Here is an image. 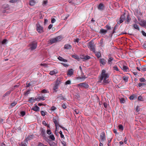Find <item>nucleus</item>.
Instances as JSON below:
<instances>
[{
  "instance_id": "obj_1",
  "label": "nucleus",
  "mask_w": 146,
  "mask_h": 146,
  "mask_svg": "<svg viewBox=\"0 0 146 146\" xmlns=\"http://www.w3.org/2000/svg\"><path fill=\"white\" fill-rule=\"evenodd\" d=\"M109 76L108 74L106 73V70H103L99 77V81H98V83H100L102 82V81L105 78H108Z\"/></svg>"
},
{
  "instance_id": "obj_2",
  "label": "nucleus",
  "mask_w": 146,
  "mask_h": 146,
  "mask_svg": "<svg viewBox=\"0 0 146 146\" xmlns=\"http://www.w3.org/2000/svg\"><path fill=\"white\" fill-rule=\"evenodd\" d=\"M62 38V37L60 36H59L56 38H54L51 39L50 40V42L51 44H52L58 41H60Z\"/></svg>"
},
{
  "instance_id": "obj_3",
  "label": "nucleus",
  "mask_w": 146,
  "mask_h": 146,
  "mask_svg": "<svg viewBox=\"0 0 146 146\" xmlns=\"http://www.w3.org/2000/svg\"><path fill=\"white\" fill-rule=\"evenodd\" d=\"M88 48H90L92 51L94 52H95V45L94 43L92 41H90L88 43Z\"/></svg>"
},
{
  "instance_id": "obj_4",
  "label": "nucleus",
  "mask_w": 146,
  "mask_h": 146,
  "mask_svg": "<svg viewBox=\"0 0 146 146\" xmlns=\"http://www.w3.org/2000/svg\"><path fill=\"white\" fill-rule=\"evenodd\" d=\"M36 30L38 33H42L43 32V27L40 25L38 23H37L36 25Z\"/></svg>"
},
{
  "instance_id": "obj_5",
  "label": "nucleus",
  "mask_w": 146,
  "mask_h": 146,
  "mask_svg": "<svg viewBox=\"0 0 146 146\" xmlns=\"http://www.w3.org/2000/svg\"><path fill=\"white\" fill-rule=\"evenodd\" d=\"M30 46V49L33 50L35 49L37 46V43L36 42H32L29 45Z\"/></svg>"
},
{
  "instance_id": "obj_6",
  "label": "nucleus",
  "mask_w": 146,
  "mask_h": 146,
  "mask_svg": "<svg viewBox=\"0 0 146 146\" xmlns=\"http://www.w3.org/2000/svg\"><path fill=\"white\" fill-rule=\"evenodd\" d=\"M100 138L102 142L104 141L106 139V137L104 132H103L101 133Z\"/></svg>"
},
{
  "instance_id": "obj_7",
  "label": "nucleus",
  "mask_w": 146,
  "mask_h": 146,
  "mask_svg": "<svg viewBox=\"0 0 146 146\" xmlns=\"http://www.w3.org/2000/svg\"><path fill=\"white\" fill-rule=\"evenodd\" d=\"M2 8L4 9V10H3V12L5 13V12H7V11H6V10H8L9 9V7L8 5L7 4H4L2 6Z\"/></svg>"
},
{
  "instance_id": "obj_8",
  "label": "nucleus",
  "mask_w": 146,
  "mask_h": 146,
  "mask_svg": "<svg viewBox=\"0 0 146 146\" xmlns=\"http://www.w3.org/2000/svg\"><path fill=\"white\" fill-rule=\"evenodd\" d=\"M78 86L83 87L86 88H87L89 87L88 84L86 82L79 84H78Z\"/></svg>"
},
{
  "instance_id": "obj_9",
  "label": "nucleus",
  "mask_w": 146,
  "mask_h": 146,
  "mask_svg": "<svg viewBox=\"0 0 146 146\" xmlns=\"http://www.w3.org/2000/svg\"><path fill=\"white\" fill-rule=\"evenodd\" d=\"M125 17L124 15H122L120 18L119 20L117 22V24L119 25L122 23L125 20Z\"/></svg>"
},
{
  "instance_id": "obj_10",
  "label": "nucleus",
  "mask_w": 146,
  "mask_h": 146,
  "mask_svg": "<svg viewBox=\"0 0 146 146\" xmlns=\"http://www.w3.org/2000/svg\"><path fill=\"white\" fill-rule=\"evenodd\" d=\"M41 135L43 137L45 138V139H47V138L45 135V129L42 128L40 129Z\"/></svg>"
},
{
  "instance_id": "obj_11",
  "label": "nucleus",
  "mask_w": 146,
  "mask_h": 146,
  "mask_svg": "<svg viewBox=\"0 0 146 146\" xmlns=\"http://www.w3.org/2000/svg\"><path fill=\"white\" fill-rule=\"evenodd\" d=\"M139 25L142 27L146 28V21L143 20L141 21L139 23Z\"/></svg>"
},
{
  "instance_id": "obj_12",
  "label": "nucleus",
  "mask_w": 146,
  "mask_h": 146,
  "mask_svg": "<svg viewBox=\"0 0 146 146\" xmlns=\"http://www.w3.org/2000/svg\"><path fill=\"white\" fill-rule=\"evenodd\" d=\"M74 74V71L72 69H70L68 71L67 73V75L68 76H71Z\"/></svg>"
},
{
  "instance_id": "obj_13",
  "label": "nucleus",
  "mask_w": 146,
  "mask_h": 146,
  "mask_svg": "<svg viewBox=\"0 0 146 146\" xmlns=\"http://www.w3.org/2000/svg\"><path fill=\"white\" fill-rule=\"evenodd\" d=\"M105 8V6L102 3L100 4L98 7V9H99L102 10Z\"/></svg>"
},
{
  "instance_id": "obj_14",
  "label": "nucleus",
  "mask_w": 146,
  "mask_h": 146,
  "mask_svg": "<svg viewBox=\"0 0 146 146\" xmlns=\"http://www.w3.org/2000/svg\"><path fill=\"white\" fill-rule=\"evenodd\" d=\"M53 121L55 125L56 126V129L55 130V133L56 134V135H57V134H56V131H57V125H58L59 124H58L57 120L54 119H53Z\"/></svg>"
},
{
  "instance_id": "obj_15",
  "label": "nucleus",
  "mask_w": 146,
  "mask_h": 146,
  "mask_svg": "<svg viewBox=\"0 0 146 146\" xmlns=\"http://www.w3.org/2000/svg\"><path fill=\"white\" fill-rule=\"evenodd\" d=\"M100 62L102 65H105L106 64V61L104 58H101L100 60Z\"/></svg>"
},
{
  "instance_id": "obj_16",
  "label": "nucleus",
  "mask_w": 146,
  "mask_h": 146,
  "mask_svg": "<svg viewBox=\"0 0 146 146\" xmlns=\"http://www.w3.org/2000/svg\"><path fill=\"white\" fill-rule=\"evenodd\" d=\"M57 98L58 99V100H66V98L62 96V94H60L57 97Z\"/></svg>"
},
{
  "instance_id": "obj_17",
  "label": "nucleus",
  "mask_w": 146,
  "mask_h": 146,
  "mask_svg": "<svg viewBox=\"0 0 146 146\" xmlns=\"http://www.w3.org/2000/svg\"><path fill=\"white\" fill-rule=\"evenodd\" d=\"M81 58L84 60V61L88 60L90 58V57L88 55L83 56Z\"/></svg>"
},
{
  "instance_id": "obj_18",
  "label": "nucleus",
  "mask_w": 146,
  "mask_h": 146,
  "mask_svg": "<svg viewBox=\"0 0 146 146\" xmlns=\"http://www.w3.org/2000/svg\"><path fill=\"white\" fill-rule=\"evenodd\" d=\"M107 32V30H105L104 29H100V33L101 34H105Z\"/></svg>"
},
{
  "instance_id": "obj_19",
  "label": "nucleus",
  "mask_w": 146,
  "mask_h": 146,
  "mask_svg": "<svg viewBox=\"0 0 146 146\" xmlns=\"http://www.w3.org/2000/svg\"><path fill=\"white\" fill-rule=\"evenodd\" d=\"M72 48V46L69 44H65L64 45V48L65 49H71Z\"/></svg>"
},
{
  "instance_id": "obj_20",
  "label": "nucleus",
  "mask_w": 146,
  "mask_h": 146,
  "mask_svg": "<svg viewBox=\"0 0 146 146\" xmlns=\"http://www.w3.org/2000/svg\"><path fill=\"white\" fill-rule=\"evenodd\" d=\"M113 60V58L111 57H110L108 60V64H109L111 65L112 64V61Z\"/></svg>"
},
{
  "instance_id": "obj_21",
  "label": "nucleus",
  "mask_w": 146,
  "mask_h": 146,
  "mask_svg": "<svg viewBox=\"0 0 146 146\" xmlns=\"http://www.w3.org/2000/svg\"><path fill=\"white\" fill-rule=\"evenodd\" d=\"M39 108L37 106H35L33 107L32 110L36 111H39Z\"/></svg>"
},
{
  "instance_id": "obj_22",
  "label": "nucleus",
  "mask_w": 146,
  "mask_h": 146,
  "mask_svg": "<svg viewBox=\"0 0 146 146\" xmlns=\"http://www.w3.org/2000/svg\"><path fill=\"white\" fill-rule=\"evenodd\" d=\"M108 78H105L103 79V80L102 82V83L104 85H105L106 84H108L109 83L108 82V80H107L106 79Z\"/></svg>"
},
{
  "instance_id": "obj_23",
  "label": "nucleus",
  "mask_w": 146,
  "mask_h": 146,
  "mask_svg": "<svg viewBox=\"0 0 146 146\" xmlns=\"http://www.w3.org/2000/svg\"><path fill=\"white\" fill-rule=\"evenodd\" d=\"M33 135H29L26 138V140L27 141H28L29 140H31L32 139H33Z\"/></svg>"
},
{
  "instance_id": "obj_24",
  "label": "nucleus",
  "mask_w": 146,
  "mask_h": 146,
  "mask_svg": "<svg viewBox=\"0 0 146 146\" xmlns=\"http://www.w3.org/2000/svg\"><path fill=\"white\" fill-rule=\"evenodd\" d=\"M58 59L60 61H63L64 62H67V60L64 59L62 57L59 56L58 57Z\"/></svg>"
},
{
  "instance_id": "obj_25",
  "label": "nucleus",
  "mask_w": 146,
  "mask_h": 146,
  "mask_svg": "<svg viewBox=\"0 0 146 146\" xmlns=\"http://www.w3.org/2000/svg\"><path fill=\"white\" fill-rule=\"evenodd\" d=\"M133 27L134 29H137L138 31H139L140 29L138 25L137 24H134L133 25Z\"/></svg>"
},
{
  "instance_id": "obj_26",
  "label": "nucleus",
  "mask_w": 146,
  "mask_h": 146,
  "mask_svg": "<svg viewBox=\"0 0 146 146\" xmlns=\"http://www.w3.org/2000/svg\"><path fill=\"white\" fill-rule=\"evenodd\" d=\"M122 69L123 70L126 72L128 71L129 70V68L128 67L124 65L123 66Z\"/></svg>"
},
{
  "instance_id": "obj_27",
  "label": "nucleus",
  "mask_w": 146,
  "mask_h": 146,
  "mask_svg": "<svg viewBox=\"0 0 146 146\" xmlns=\"http://www.w3.org/2000/svg\"><path fill=\"white\" fill-rule=\"evenodd\" d=\"M94 53L95 54L96 56L98 58H99L101 57V54L100 52H96L95 51V52Z\"/></svg>"
},
{
  "instance_id": "obj_28",
  "label": "nucleus",
  "mask_w": 146,
  "mask_h": 146,
  "mask_svg": "<svg viewBox=\"0 0 146 146\" xmlns=\"http://www.w3.org/2000/svg\"><path fill=\"white\" fill-rule=\"evenodd\" d=\"M131 20V18H130V16L128 15H127V18L126 19V21L128 23H129Z\"/></svg>"
},
{
  "instance_id": "obj_29",
  "label": "nucleus",
  "mask_w": 146,
  "mask_h": 146,
  "mask_svg": "<svg viewBox=\"0 0 146 146\" xmlns=\"http://www.w3.org/2000/svg\"><path fill=\"white\" fill-rule=\"evenodd\" d=\"M36 3V2L34 0H31L29 2V4L30 5L33 6L35 5Z\"/></svg>"
},
{
  "instance_id": "obj_30",
  "label": "nucleus",
  "mask_w": 146,
  "mask_h": 146,
  "mask_svg": "<svg viewBox=\"0 0 146 146\" xmlns=\"http://www.w3.org/2000/svg\"><path fill=\"white\" fill-rule=\"evenodd\" d=\"M137 97L135 96L134 95H133L130 96L129 97V98L131 100H132L135 99Z\"/></svg>"
},
{
  "instance_id": "obj_31",
  "label": "nucleus",
  "mask_w": 146,
  "mask_h": 146,
  "mask_svg": "<svg viewBox=\"0 0 146 146\" xmlns=\"http://www.w3.org/2000/svg\"><path fill=\"white\" fill-rule=\"evenodd\" d=\"M49 138L50 139H52L53 141H54L55 139L54 136L53 134H51V135H50L49 136Z\"/></svg>"
},
{
  "instance_id": "obj_32",
  "label": "nucleus",
  "mask_w": 146,
  "mask_h": 146,
  "mask_svg": "<svg viewBox=\"0 0 146 146\" xmlns=\"http://www.w3.org/2000/svg\"><path fill=\"white\" fill-rule=\"evenodd\" d=\"M146 85V82L144 83H139L138 84V86L139 87L141 86H144Z\"/></svg>"
},
{
  "instance_id": "obj_33",
  "label": "nucleus",
  "mask_w": 146,
  "mask_h": 146,
  "mask_svg": "<svg viewBox=\"0 0 146 146\" xmlns=\"http://www.w3.org/2000/svg\"><path fill=\"white\" fill-rule=\"evenodd\" d=\"M11 93V91H9L7 92L5 94L3 95V97H5L8 95H9Z\"/></svg>"
},
{
  "instance_id": "obj_34",
  "label": "nucleus",
  "mask_w": 146,
  "mask_h": 146,
  "mask_svg": "<svg viewBox=\"0 0 146 146\" xmlns=\"http://www.w3.org/2000/svg\"><path fill=\"white\" fill-rule=\"evenodd\" d=\"M58 88V86H56L55 84L53 88V90H54V91L56 92L57 91V89Z\"/></svg>"
},
{
  "instance_id": "obj_35",
  "label": "nucleus",
  "mask_w": 146,
  "mask_h": 146,
  "mask_svg": "<svg viewBox=\"0 0 146 146\" xmlns=\"http://www.w3.org/2000/svg\"><path fill=\"white\" fill-rule=\"evenodd\" d=\"M35 101V99L33 98H30L29 99V101L30 102H34Z\"/></svg>"
},
{
  "instance_id": "obj_36",
  "label": "nucleus",
  "mask_w": 146,
  "mask_h": 146,
  "mask_svg": "<svg viewBox=\"0 0 146 146\" xmlns=\"http://www.w3.org/2000/svg\"><path fill=\"white\" fill-rule=\"evenodd\" d=\"M56 73L57 72H56V71L53 70L50 71L49 73V74L50 75H53L54 74H56Z\"/></svg>"
},
{
  "instance_id": "obj_37",
  "label": "nucleus",
  "mask_w": 146,
  "mask_h": 146,
  "mask_svg": "<svg viewBox=\"0 0 146 146\" xmlns=\"http://www.w3.org/2000/svg\"><path fill=\"white\" fill-rule=\"evenodd\" d=\"M118 26V25L117 24H116L115 25V26L114 27V29H113V31L112 33V34H113L115 33V30H116V29H117V27Z\"/></svg>"
},
{
  "instance_id": "obj_38",
  "label": "nucleus",
  "mask_w": 146,
  "mask_h": 146,
  "mask_svg": "<svg viewBox=\"0 0 146 146\" xmlns=\"http://www.w3.org/2000/svg\"><path fill=\"white\" fill-rule=\"evenodd\" d=\"M118 127L119 129L121 131H123V127L122 125L120 124L119 125Z\"/></svg>"
},
{
  "instance_id": "obj_39",
  "label": "nucleus",
  "mask_w": 146,
  "mask_h": 146,
  "mask_svg": "<svg viewBox=\"0 0 146 146\" xmlns=\"http://www.w3.org/2000/svg\"><path fill=\"white\" fill-rule=\"evenodd\" d=\"M138 100L141 101H143L144 100L143 99V97L141 96H139L138 97Z\"/></svg>"
},
{
  "instance_id": "obj_40",
  "label": "nucleus",
  "mask_w": 146,
  "mask_h": 146,
  "mask_svg": "<svg viewBox=\"0 0 146 146\" xmlns=\"http://www.w3.org/2000/svg\"><path fill=\"white\" fill-rule=\"evenodd\" d=\"M105 27L107 29L106 30H107V31L108 30H110L111 29V27L108 25H107Z\"/></svg>"
},
{
  "instance_id": "obj_41",
  "label": "nucleus",
  "mask_w": 146,
  "mask_h": 146,
  "mask_svg": "<svg viewBox=\"0 0 146 146\" xmlns=\"http://www.w3.org/2000/svg\"><path fill=\"white\" fill-rule=\"evenodd\" d=\"M61 82L60 80H57L55 84V85L57 86H58L61 83Z\"/></svg>"
},
{
  "instance_id": "obj_42",
  "label": "nucleus",
  "mask_w": 146,
  "mask_h": 146,
  "mask_svg": "<svg viewBox=\"0 0 146 146\" xmlns=\"http://www.w3.org/2000/svg\"><path fill=\"white\" fill-rule=\"evenodd\" d=\"M17 104V102H14L11 103V108H12L13 106H15Z\"/></svg>"
},
{
  "instance_id": "obj_43",
  "label": "nucleus",
  "mask_w": 146,
  "mask_h": 146,
  "mask_svg": "<svg viewBox=\"0 0 146 146\" xmlns=\"http://www.w3.org/2000/svg\"><path fill=\"white\" fill-rule=\"evenodd\" d=\"M123 79L126 82H127L128 81V77L127 76H124L123 77Z\"/></svg>"
},
{
  "instance_id": "obj_44",
  "label": "nucleus",
  "mask_w": 146,
  "mask_h": 146,
  "mask_svg": "<svg viewBox=\"0 0 146 146\" xmlns=\"http://www.w3.org/2000/svg\"><path fill=\"white\" fill-rule=\"evenodd\" d=\"M141 70L143 71H146V66H143L142 67Z\"/></svg>"
},
{
  "instance_id": "obj_45",
  "label": "nucleus",
  "mask_w": 146,
  "mask_h": 146,
  "mask_svg": "<svg viewBox=\"0 0 146 146\" xmlns=\"http://www.w3.org/2000/svg\"><path fill=\"white\" fill-rule=\"evenodd\" d=\"M139 80L141 82H144L146 81L145 79L143 78H140Z\"/></svg>"
},
{
  "instance_id": "obj_46",
  "label": "nucleus",
  "mask_w": 146,
  "mask_h": 146,
  "mask_svg": "<svg viewBox=\"0 0 146 146\" xmlns=\"http://www.w3.org/2000/svg\"><path fill=\"white\" fill-rule=\"evenodd\" d=\"M120 102L121 103H124L125 102V100L124 98H121L120 100Z\"/></svg>"
},
{
  "instance_id": "obj_47",
  "label": "nucleus",
  "mask_w": 146,
  "mask_h": 146,
  "mask_svg": "<svg viewBox=\"0 0 146 146\" xmlns=\"http://www.w3.org/2000/svg\"><path fill=\"white\" fill-rule=\"evenodd\" d=\"M59 133L60 134V137H61V138H64V135L62 134V132L61 131H60L59 132Z\"/></svg>"
},
{
  "instance_id": "obj_48",
  "label": "nucleus",
  "mask_w": 146,
  "mask_h": 146,
  "mask_svg": "<svg viewBox=\"0 0 146 146\" xmlns=\"http://www.w3.org/2000/svg\"><path fill=\"white\" fill-rule=\"evenodd\" d=\"M42 93H48L49 92L46 90L45 89H44L42 90L41 91Z\"/></svg>"
},
{
  "instance_id": "obj_49",
  "label": "nucleus",
  "mask_w": 146,
  "mask_h": 146,
  "mask_svg": "<svg viewBox=\"0 0 146 146\" xmlns=\"http://www.w3.org/2000/svg\"><path fill=\"white\" fill-rule=\"evenodd\" d=\"M19 0H11L10 1V2L11 3H15Z\"/></svg>"
},
{
  "instance_id": "obj_50",
  "label": "nucleus",
  "mask_w": 146,
  "mask_h": 146,
  "mask_svg": "<svg viewBox=\"0 0 146 146\" xmlns=\"http://www.w3.org/2000/svg\"><path fill=\"white\" fill-rule=\"evenodd\" d=\"M71 81L69 80H68L66 81L65 82V84L66 85L70 84H71Z\"/></svg>"
},
{
  "instance_id": "obj_51",
  "label": "nucleus",
  "mask_w": 146,
  "mask_h": 146,
  "mask_svg": "<svg viewBox=\"0 0 146 146\" xmlns=\"http://www.w3.org/2000/svg\"><path fill=\"white\" fill-rule=\"evenodd\" d=\"M38 146H47L46 145H44L42 143H39L38 144Z\"/></svg>"
},
{
  "instance_id": "obj_52",
  "label": "nucleus",
  "mask_w": 146,
  "mask_h": 146,
  "mask_svg": "<svg viewBox=\"0 0 146 146\" xmlns=\"http://www.w3.org/2000/svg\"><path fill=\"white\" fill-rule=\"evenodd\" d=\"M21 114L22 116H23L25 114V111H22L21 112Z\"/></svg>"
},
{
  "instance_id": "obj_53",
  "label": "nucleus",
  "mask_w": 146,
  "mask_h": 146,
  "mask_svg": "<svg viewBox=\"0 0 146 146\" xmlns=\"http://www.w3.org/2000/svg\"><path fill=\"white\" fill-rule=\"evenodd\" d=\"M47 133L49 135H50L51 133V132L50 130L48 129L46 131Z\"/></svg>"
},
{
  "instance_id": "obj_54",
  "label": "nucleus",
  "mask_w": 146,
  "mask_h": 146,
  "mask_svg": "<svg viewBox=\"0 0 146 146\" xmlns=\"http://www.w3.org/2000/svg\"><path fill=\"white\" fill-rule=\"evenodd\" d=\"M41 115L42 116H44L45 115V112L44 111H41Z\"/></svg>"
},
{
  "instance_id": "obj_55",
  "label": "nucleus",
  "mask_w": 146,
  "mask_h": 146,
  "mask_svg": "<svg viewBox=\"0 0 146 146\" xmlns=\"http://www.w3.org/2000/svg\"><path fill=\"white\" fill-rule=\"evenodd\" d=\"M104 105L105 108H107L108 105L107 103L105 102L104 103Z\"/></svg>"
},
{
  "instance_id": "obj_56",
  "label": "nucleus",
  "mask_w": 146,
  "mask_h": 146,
  "mask_svg": "<svg viewBox=\"0 0 146 146\" xmlns=\"http://www.w3.org/2000/svg\"><path fill=\"white\" fill-rule=\"evenodd\" d=\"M74 41L75 42H78L79 41V38L74 39Z\"/></svg>"
},
{
  "instance_id": "obj_57",
  "label": "nucleus",
  "mask_w": 146,
  "mask_h": 146,
  "mask_svg": "<svg viewBox=\"0 0 146 146\" xmlns=\"http://www.w3.org/2000/svg\"><path fill=\"white\" fill-rule=\"evenodd\" d=\"M141 33L143 36L146 37V33L143 31H141Z\"/></svg>"
},
{
  "instance_id": "obj_58",
  "label": "nucleus",
  "mask_w": 146,
  "mask_h": 146,
  "mask_svg": "<svg viewBox=\"0 0 146 146\" xmlns=\"http://www.w3.org/2000/svg\"><path fill=\"white\" fill-rule=\"evenodd\" d=\"M74 111L76 114H78L80 112V111L76 110H75Z\"/></svg>"
},
{
  "instance_id": "obj_59",
  "label": "nucleus",
  "mask_w": 146,
  "mask_h": 146,
  "mask_svg": "<svg viewBox=\"0 0 146 146\" xmlns=\"http://www.w3.org/2000/svg\"><path fill=\"white\" fill-rule=\"evenodd\" d=\"M111 139H110V140H108V143L107 144L108 146H110V143L111 141Z\"/></svg>"
},
{
  "instance_id": "obj_60",
  "label": "nucleus",
  "mask_w": 146,
  "mask_h": 146,
  "mask_svg": "<svg viewBox=\"0 0 146 146\" xmlns=\"http://www.w3.org/2000/svg\"><path fill=\"white\" fill-rule=\"evenodd\" d=\"M55 21H56V20L55 19H54V18L52 19L51 22L52 23H54L55 22Z\"/></svg>"
},
{
  "instance_id": "obj_61",
  "label": "nucleus",
  "mask_w": 146,
  "mask_h": 146,
  "mask_svg": "<svg viewBox=\"0 0 146 146\" xmlns=\"http://www.w3.org/2000/svg\"><path fill=\"white\" fill-rule=\"evenodd\" d=\"M52 26H53V25L52 24H50L48 26V29L50 30L52 28Z\"/></svg>"
},
{
  "instance_id": "obj_62",
  "label": "nucleus",
  "mask_w": 146,
  "mask_h": 146,
  "mask_svg": "<svg viewBox=\"0 0 146 146\" xmlns=\"http://www.w3.org/2000/svg\"><path fill=\"white\" fill-rule=\"evenodd\" d=\"M48 2L47 1H43V5H45L47 4Z\"/></svg>"
},
{
  "instance_id": "obj_63",
  "label": "nucleus",
  "mask_w": 146,
  "mask_h": 146,
  "mask_svg": "<svg viewBox=\"0 0 146 146\" xmlns=\"http://www.w3.org/2000/svg\"><path fill=\"white\" fill-rule=\"evenodd\" d=\"M56 109V108L54 106H52L51 108L52 110L54 111Z\"/></svg>"
},
{
  "instance_id": "obj_64",
  "label": "nucleus",
  "mask_w": 146,
  "mask_h": 146,
  "mask_svg": "<svg viewBox=\"0 0 146 146\" xmlns=\"http://www.w3.org/2000/svg\"><path fill=\"white\" fill-rule=\"evenodd\" d=\"M62 107L64 109H65L66 108V106L64 104H63L62 106Z\"/></svg>"
}]
</instances>
